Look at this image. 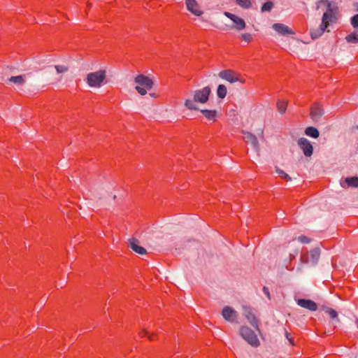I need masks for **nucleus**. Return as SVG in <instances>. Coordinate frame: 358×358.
I'll list each match as a JSON object with an SVG mask.
<instances>
[{"label": "nucleus", "instance_id": "f257e3e1", "mask_svg": "<svg viewBox=\"0 0 358 358\" xmlns=\"http://www.w3.org/2000/svg\"><path fill=\"white\" fill-rule=\"evenodd\" d=\"M320 2H327V10L323 14L320 27L310 31V36L313 39H316L321 36L327 28L331 23H334L336 21V12L332 8L331 4L327 2V0H321Z\"/></svg>", "mask_w": 358, "mask_h": 358}, {"label": "nucleus", "instance_id": "f03ea898", "mask_svg": "<svg viewBox=\"0 0 358 358\" xmlns=\"http://www.w3.org/2000/svg\"><path fill=\"white\" fill-rule=\"evenodd\" d=\"M211 93L210 87L206 86L192 92L193 97L185 100V106L190 110H199L198 103H206L208 101Z\"/></svg>", "mask_w": 358, "mask_h": 358}, {"label": "nucleus", "instance_id": "7ed1b4c3", "mask_svg": "<svg viewBox=\"0 0 358 358\" xmlns=\"http://www.w3.org/2000/svg\"><path fill=\"white\" fill-rule=\"evenodd\" d=\"M106 71L101 69L97 71L88 73L85 81L90 87L99 88L106 83Z\"/></svg>", "mask_w": 358, "mask_h": 358}, {"label": "nucleus", "instance_id": "20e7f679", "mask_svg": "<svg viewBox=\"0 0 358 358\" xmlns=\"http://www.w3.org/2000/svg\"><path fill=\"white\" fill-rule=\"evenodd\" d=\"M135 89L141 95H145L152 88L153 81L149 77L140 74L134 78Z\"/></svg>", "mask_w": 358, "mask_h": 358}, {"label": "nucleus", "instance_id": "39448f33", "mask_svg": "<svg viewBox=\"0 0 358 358\" xmlns=\"http://www.w3.org/2000/svg\"><path fill=\"white\" fill-rule=\"evenodd\" d=\"M240 335L252 347L257 348L260 345V342L255 333L248 327L243 326L241 327Z\"/></svg>", "mask_w": 358, "mask_h": 358}, {"label": "nucleus", "instance_id": "423d86ee", "mask_svg": "<svg viewBox=\"0 0 358 358\" xmlns=\"http://www.w3.org/2000/svg\"><path fill=\"white\" fill-rule=\"evenodd\" d=\"M320 257V250L318 248H315L310 250L306 255H302L301 261L303 264H310L315 265Z\"/></svg>", "mask_w": 358, "mask_h": 358}, {"label": "nucleus", "instance_id": "0eeeda50", "mask_svg": "<svg viewBox=\"0 0 358 358\" xmlns=\"http://www.w3.org/2000/svg\"><path fill=\"white\" fill-rule=\"evenodd\" d=\"M218 76L222 80H227L230 83L236 82H242L240 75L232 70H223L218 73Z\"/></svg>", "mask_w": 358, "mask_h": 358}, {"label": "nucleus", "instance_id": "6e6552de", "mask_svg": "<svg viewBox=\"0 0 358 358\" xmlns=\"http://www.w3.org/2000/svg\"><path fill=\"white\" fill-rule=\"evenodd\" d=\"M243 309L246 319L255 329L259 331L258 320L255 316V310L252 308L246 306H244Z\"/></svg>", "mask_w": 358, "mask_h": 358}, {"label": "nucleus", "instance_id": "1a4fd4ad", "mask_svg": "<svg viewBox=\"0 0 358 358\" xmlns=\"http://www.w3.org/2000/svg\"><path fill=\"white\" fill-rule=\"evenodd\" d=\"M297 143L306 157H310L312 156L313 153V147L307 138H300L298 140Z\"/></svg>", "mask_w": 358, "mask_h": 358}, {"label": "nucleus", "instance_id": "9d476101", "mask_svg": "<svg viewBox=\"0 0 358 358\" xmlns=\"http://www.w3.org/2000/svg\"><path fill=\"white\" fill-rule=\"evenodd\" d=\"M222 315L229 322L238 323V313L231 307L225 306L222 309Z\"/></svg>", "mask_w": 358, "mask_h": 358}, {"label": "nucleus", "instance_id": "9b49d317", "mask_svg": "<svg viewBox=\"0 0 358 358\" xmlns=\"http://www.w3.org/2000/svg\"><path fill=\"white\" fill-rule=\"evenodd\" d=\"M224 15L234 23V28L236 29L241 31L245 28V22L243 19L229 12H224Z\"/></svg>", "mask_w": 358, "mask_h": 358}, {"label": "nucleus", "instance_id": "f8f14e48", "mask_svg": "<svg viewBox=\"0 0 358 358\" xmlns=\"http://www.w3.org/2000/svg\"><path fill=\"white\" fill-rule=\"evenodd\" d=\"M187 9L196 16H201L203 14L202 10L196 0H185Z\"/></svg>", "mask_w": 358, "mask_h": 358}, {"label": "nucleus", "instance_id": "ddd939ff", "mask_svg": "<svg viewBox=\"0 0 358 358\" xmlns=\"http://www.w3.org/2000/svg\"><path fill=\"white\" fill-rule=\"evenodd\" d=\"M324 114V110L317 103H313L310 109V117L313 121H317Z\"/></svg>", "mask_w": 358, "mask_h": 358}, {"label": "nucleus", "instance_id": "4468645a", "mask_svg": "<svg viewBox=\"0 0 358 358\" xmlns=\"http://www.w3.org/2000/svg\"><path fill=\"white\" fill-rule=\"evenodd\" d=\"M273 29L279 34L282 36L294 34V31L287 25L281 23H275L272 26Z\"/></svg>", "mask_w": 358, "mask_h": 358}, {"label": "nucleus", "instance_id": "2eb2a0df", "mask_svg": "<svg viewBox=\"0 0 358 358\" xmlns=\"http://www.w3.org/2000/svg\"><path fill=\"white\" fill-rule=\"evenodd\" d=\"M243 139L247 143H250L253 148L258 152L259 149V142L257 137L250 132L243 133Z\"/></svg>", "mask_w": 358, "mask_h": 358}, {"label": "nucleus", "instance_id": "dca6fc26", "mask_svg": "<svg viewBox=\"0 0 358 358\" xmlns=\"http://www.w3.org/2000/svg\"><path fill=\"white\" fill-rule=\"evenodd\" d=\"M297 304L304 308L311 311H315L317 309V305L315 302L310 299H301L297 301Z\"/></svg>", "mask_w": 358, "mask_h": 358}, {"label": "nucleus", "instance_id": "f3484780", "mask_svg": "<svg viewBox=\"0 0 358 358\" xmlns=\"http://www.w3.org/2000/svg\"><path fill=\"white\" fill-rule=\"evenodd\" d=\"M129 247L136 253L139 255H144L146 250L144 248L138 245V241L134 238L129 239Z\"/></svg>", "mask_w": 358, "mask_h": 358}, {"label": "nucleus", "instance_id": "a211bd4d", "mask_svg": "<svg viewBox=\"0 0 358 358\" xmlns=\"http://www.w3.org/2000/svg\"><path fill=\"white\" fill-rule=\"evenodd\" d=\"M341 185L343 187H358V178L357 177H351L346 178L345 180L341 182Z\"/></svg>", "mask_w": 358, "mask_h": 358}, {"label": "nucleus", "instance_id": "6ab92c4d", "mask_svg": "<svg viewBox=\"0 0 358 358\" xmlns=\"http://www.w3.org/2000/svg\"><path fill=\"white\" fill-rule=\"evenodd\" d=\"M201 113L203 116L210 121H215L217 113L215 110H201Z\"/></svg>", "mask_w": 358, "mask_h": 358}, {"label": "nucleus", "instance_id": "aec40b11", "mask_svg": "<svg viewBox=\"0 0 358 358\" xmlns=\"http://www.w3.org/2000/svg\"><path fill=\"white\" fill-rule=\"evenodd\" d=\"M306 135L310 136L312 138H317L320 135L319 131L317 129L313 127H308L305 129Z\"/></svg>", "mask_w": 358, "mask_h": 358}, {"label": "nucleus", "instance_id": "412c9836", "mask_svg": "<svg viewBox=\"0 0 358 358\" xmlns=\"http://www.w3.org/2000/svg\"><path fill=\"white\" fill-rule=\"evenodd\" d=\"M8 80L17 85H23L25 83V76L20 75L16 76H11Z\"/></svg>", "mask_w": 358, "mask_h": 358}, {"label": "nucleus", "instance_id": "4be33fe9", "mask_svg": "<svg viewBox=\"0 0 358 358\" xmlns=\"http://www.w3.org/2000/svg\"><path fill=\"white\" fill-rule=\"evenodd\" d=\"M227 92V89L224 85H219L217 89V95L220 99H224Z\"/></svg>", "mask_w": 358, "mask_h": 358}, {"label": "nucleus", "instance_id": "5701e85b", "mask_svg": "<svg viewBox=\"0 0 358 358\" xmlns=\"http://www.w3.org/2000/svg\"><path fill=\"white\" fill-rule=\"evenodd\" d=\"M287 103L285 101L279 100L277 102V109L280 114H284L287 109Z\"/></svg>", "mask_w": 358, "mask_h": 358}, {"label": "nucleus", "instance_id": "b1692460", "mask_svg": "<svg viewBox=\"0 0 358 358\" xmlns=\"http://www.w3.org/2000/svg\"><path fill=\"white\" fill-rule=\"evenodd\" d=\"M236 3L243 8L248 9L252 6L251 0H236Z\"/></svg>", "mask_w": 358, "mask_h": 358}, {"label": "nucleus", "instance_id": "393cba45", "mask_svg": "<svg viewBox=\"0 0 358 358\" xmlns=\"http://www.w3.org/2000/svg\"><path fill=\"white\" fill-rule=\"evenodd\" d=\"M348 43H358V34L351 33L345 38Z\"/></svg>", "mask_w": 358, "mask_h": 358}, {"label": "nucleus", "instance_id": "a878e982", "mask_svg": "<svg viewBox=\"0 0 358 358\" xmlns=\"http://www.w3.org/2000/svg\"><path fill=\"white\" fill-rule=\"evenodd\" d=\"M273 7V3L271 1H267L262 5L261 10L262 12H268L271 10Z\"/></svg>", "mask_w": 358, "mask_h": 358}, {"label": "nucleus", "instance_id": "bb28decb", "mask_svg": "<svg viewBox=\"0 0 358 358\" xmlns=\"http://www.w3.org/2000/svg\"><path fill=\"white\" fill-rule=\"evenodd\" d=\"M276 173L279 175L280 177H281L282 178L287 180V181H289L291 180V177L287 174L286 173L285 171H283L282 170L277 168L276 169Z\"/></svg>", "mask_w": 358, "mask_h": 358}, {"label": "nucleus", "instance_id": "cd10ccee", "mask_svg": "<svg viewBox=\"0 0 358 358\" xmlns=\"http://www.w3.org/2000/svg\"><path fill=\"white\" fill-rule=\"evenodd\" d=\"M55 68L57 73H63L69 70V68L64 65H56Z\"/></svg>", "mask_w": 358, "mask_h": 358}, {"label": "nucleus", "instance_id": "c85d7f7f", "mask_svg": "<svg viewBox=\"0 0 358 358\" xmlns=\"http://www.w3.org/2000/svg\"><path fill=\"white\" fill-rule=\"evenodd\" d=\"M326 313H328L329 315L333 319L337 318L338 317L337 312L332 308H327L326 310Z\"/></svg>", "mask_w": 358, "mask_h": 358}, {"label": "nucleus", "instance_id": "c756f323", "mask_svg": "<svg viewBox=\"0 0 358 358\" xmlns=\"http://www.w3.org/2000/svg\"><path fill=\"white\" fill-rule=\"evenodd\" d=\"M241 38L247 42V43H250L252 39V34H248V33H245V34H241Z\"/></svg>", "mask_w": 358, "mask_h": 358}, {"label": "nucleus", "instance_id": "7c9ffc66", "mask_svg": "<svg viewBox=\"0 0 358 358\" xmlns=\"http://www.w3.org/2000/svg\"><path fill=\"white\" fill-rule=\"evenodd\" d=\"M351 24L354 28H358V14L351 18Z\"/></svg>", "mask_w": 358, "mask_h": 358}, {"label": "nucleus", "instance_id": "2f4dec72", "mask_svg": "<svg viewBox=\"0 0 358 358\" xmlns=\"http://www.w3.org/2000/svg\"><path fill=\"white\" fill-rule=\"evenodd\" d=\"M298 240L302 243H308L310 242V239L306 236H299Z\"/></svg>", "mask_w": 358, "mask_h": 358}, {"label": "nucleus", "instance_id": "473e14b6", "mask_svg": "<svg viewBox=\"0 0 358 358\" xmlns=\"http://www.w3.org/2000/svg\"><path fill=\"white\" fill-rule=\"evenodd\" d=\"M143 336H148V338L150 340V341H153L154 340V335L153 334H150V333L147 331H144L143 332Z\"/></svg>", "mask_w": 358, "mask_h": 358}, {"label": "nucleus", "instance_id": "72a5a7b5", "mask_svg": "<svg viewBox=\"0 0 358 358\" xmlns=\"http://www.w3.org/2000/svg\"><path fill=\"white\" fill-rule=\"evenodd\" d=\"M262 290H263V292L264 293V294L267 296V298L268 299H271V295H270V292H269L268 288L266 287H264Z\"/></svg>", "mask_w": 358, "mask_h": 358}, {"label": "nucleus", "instance_id": "f704fd0d", "mask_svg": "<svg viewBox=\"0 0 358 358\" xmlns=\"http://www.w3.org/2000/svg\"><path fill=\"white\" fill-rule=\"evenodd\" d=\"M150 95L151 96L155 97V94L150 93Z\"/></svg>", "mask_w": 358, "mask_h": 358}]
</instances>
